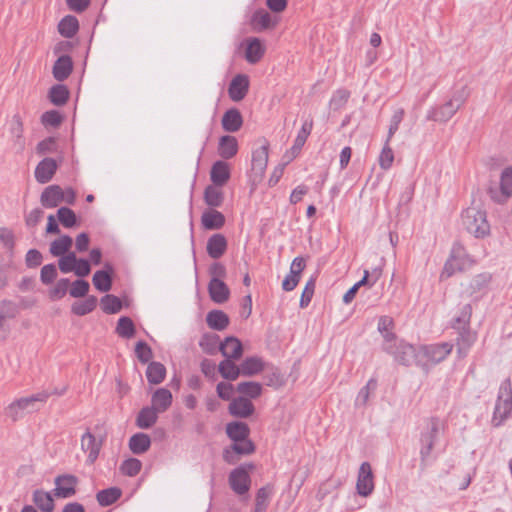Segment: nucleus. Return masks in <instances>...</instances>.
<instances>
[{
	"mask_svg": "<svg viewBox=\"0 0 512 512\" xmlns=\"http://www.w3.org/2000/svg\"><path fill=\"white\" fill-rule=\"evenodd\" d=\"M461 221L467 232L476 238H484L490 234V225L485 211L468 207L462 212Z\"/></svg>",
	"mask_w": 512,
	"mask_h": 512,
	"instance_id": "f03ea898",
	"label": "nucleus"
},
{
	"mask_svg": "<svg viewBox=\"0 0 512 512\" xmlns=\"http://www.w3.org/2000/svg\"><path fill=\"white\" fill-rule=\"evenodd\" d=\"M222 128L229 133L237 132L243 125V117L237 108L228 109L221 119Z\"/></svg>",
	"mask_w": 512,
	"mask_h": 512,
	"instance_id": "412c9836",
	"label": "nucleus"
},
{
	"mask_svg": "<svg viewBox=\"0 0 512 512\" xmlns=\"http://www.w3.org/2000/svg\"><path fill=\"white\" fill-rule=\"evenodd\" d=\"M356 490L357 493L363 497H368L374 490V476L369 462H363L360 465L356 482Z\"/></svg>",
	"mask_w": 512,
	"mask_h": 512,
	"instance_id": "0eeeda50",
	"label": "nucleus"
},
{
	"mask_svg": "<svg viewBox=\"0 0 512 512\" xmlns=\"http://www.w3.org/2000/svg\"><path fill=\"white\" fill-rule=\"evenodd\" d=\"M219 351L225 358L238 360L243 354V346L239 339L229 336L220 343Z\"/></svg>",
	"mask_w": 512,
	"mask_h": 512,
	"instance_id": "6ab92c4d",
	"label": "nucleus"
},
{
	"mask_svg": "<svg viewBox=\"0 0 512 512\" xmlns=\"http://www.w3.org/2000/svg\"><path fill=\"white\" fill-rule=\"evenodd\" d=\"M166 376V367L156 361H152L148 364L146 369L147 381L152 385H157L163 382Z\"/></svg>",
	"mask_w": 512,
	"mask_h": 512,
	"instance_id": "58836bf2",
	"label": "nucleus"
},
{
	"mask_svg": "<svg viewBox=\"0 0 512 512\" xmlns=\"http://www.w3.org/2000/svg\"><path fill=\"white\" fill-rule=\"evenodd\" d=\"M208 292L211 300L215 303H225L230 296L228 286L220 279H210Z\"/></svg>",
	"mask_w": 512,
	"mask_h": 512,
	"instance_id": "5701e85b",
	"label": "nucleus"
},
{
	"mask_svg": "<svg viewBox=\"0 0 512 512\" xmlns=\"http://www.w3.org/2000/svg\"><path fill=\"white\" fill-rule=\"evenodd\" d=\"M122 495V490L118 487H110L100 490L96 494L97 502L100 506L106 507L114 504Z\"/></svg>",
	"mask_w": 512,
	"mask_h": 512,
	"instance_id": "a19ab883",
	"label": "nucleus"
},
{
	"mask_svg": "<svg viewBox=\"0 0 512 512\" xmlns=\"http://www.w3.org/2000/svg\"><path fill=\"white\" fill-rule=\"evenodd\" d=\"M273 494V486L267 484L258 489L255 497V505L267 509L269 506L270 498Z\"/></svg>",
	"mask_w": 512,
	"mask_h": 512,
	"instance_id": "bf43d9fd",
	"label": "nucleus"
},
{
	"mask_svg": "<svg viewBox=\"0 0 512 512\" xmlns=\"http://www.w3.org/2000/svg\"><path fill=\"white\" fill-rule=\"evenodd\" d=\"M116 333L122 338H132L135 335V325L131 318L122 316L119 318Z\"/></svg>",
	"mask_w": 512,
	"mask_h": 512,
	"instance_id": "5fc2aeb1",
	"label": "nucleus"
},
{
	"mask_svg": "<svg viewBox=\"0 0 512 512\" xmlns=\"http://www.w3.org/2000/svg\"><path fill=\"white\" fill-rule=\"evenodd\" d=\"M73 240L69 235H63L51 242L49 251L55 257H61L70 252Z\"/></svg>",
	"mask_w": 512,
	"mask_h": 512,
	"instance_id": "37998d69",
	"label": "nucleus"
},
{
	"mask_svg": "<svg viewBox=\"0 0 512 512\" xmlns=\"http://www.w3.org/2000/svg\"><path fill=\"white\" fill-rule=\"evenodd\" d=\"M207 325L216 331H223L229 325V317L221 310H212L206 316Z\"/></svg>",
	"mask_w": 512,
	"mask_h": 512,
	"instance_id": "e433bc0d",
	"label": "nucleus"
},
{
	"mask_svg": "<svg viewBox=\"0 0 512 512\" xmlns=\"http://www.w3.org/2000/svg\"><path fill=\"white\" fill-rule=\"evenodd\" d=\"M472 316V307L465 304L461 307L459 315L453 319L452 327L456 330L470 327V319Z\"/></svg>",
	"mask_w": 512,
	"mask_h": 512,
	"instance_id": "864d4df0",
	"label": "nucleus"
},
{
	"mask_svg": "<svg viewBox=\"0 0 512 512\" xmlns=\"http://www.w3.org/2000/svg\"><path fill=\"white\" fill-rule=\"evenodd\" d=\"M312 128H313V120L312 119L305 120L304 123L302 124V127L299 130L295 140H294L293 146L285 154V157L288 159V161H291L295 157L298 156L302 147L306 143V140H307L308 136L310 135Z\"/></svg>",
	"mask_w": 512,
	"mask_h": 512,
	"instance_id": "ddd939ff",
	"label": "nucleus"
},
{
	"mask_svg": "<svg viewBox=\"0 0 512 512\" xmlns=\"http://www.w3.org/2000/svg\"><path fill=\"white\" fill-rule=\"evenodd\" d=\"M40 202L45 208H55L63 202V189L59 185L46 187L41 196Z\"/></svg>",
	"mask_w": 512,
	"mask_h": 512,
	"instance_id": "4be33fe9",
	"label": "nucleus"
},
{
	"mask_svg": "<svg viewBox=\"0 0 512 512\" xmlns=\"http://www.w3.org/2000/svg\"><path fill=\"white\" fill-rule=\"evenodd\" d=\"M228 410L229 413L234 417L248 418L254 413L255 407L250 399L244 396H239L232 399Z\"/></svg>",
	"mask_w": 512,
	"mask_h": 512,
	"instance_id": "2eb2a0df",
	"label": "nucleus"
},
{
	"mask_svg": "<svg viewBox=\"0 0 512 512\" xmlns=\"http://www.w3.org/2000/svg\"><path fill=\"white\" fill-rule=\"evenodd\" d=\"M236 390L248 399H256L262 394V385L253 381L240 382Z\"/></svg>",
	"mask_w": 512,
	"mask_h": 512,
	"instance_id": "8fccbe9b",
	"label": "nucleus"
},
{
	"mask_svg": "<svg viewBox=\"0 0 512 512\" xmlns=\"http://www.w3.org/2000/svg\"><path fill=\"white\" fill-rule=\"evenodd\" d=\"M377 388V381L374 378H371L367 384L360 389L356 400L355 405L356 406H365L369 400L370 393L374 392Z\"/></svg>",
	"mask_w": 512,
	"mask_h": 512,
	"instance_id": "6e6d98bb",
	"label": "nucleus"
},
{
	"mask_svg": "<svg viewBox=\"0 0 512 512\" xmlns=\"http://www.w3.org/2000/svg\"><path fill=\"white\" fill-rule=\"evenodd\" d=\"M69 90L63 84H55L49 90V100L56 106L64 105L69 99Z\"/></svg>",
	"mask_w": 512,
	"mask_h": 512,
	"instance_id": "09e8293b",
	"label": "nucleus"
},
{
	"mask_svg": "<svg viewBox=\"0 0 512 512\" xmlns=\"http://www.w3.org/2000/svg\"><path fill=\"white\" fill-rule=\"evenodd\" d=\"M501 191L506 196L512 195V167H507L501 174Z\"/></svg>",
	"mask_w": 512,
	"mask_h": 512,
	"instance_id": "338daca9",
	"label": "nucleus"
},
{
	"mask_svg": "<svg viewBox=\"0 0 512 512\" xmlns=\"http://www.w3.org/2000/svg\"><path fill=\"white\" fill-rule=\"evenodd\" d=\"M458 110L457 106L449 99L443 105L431 108L426 118L436 122H447Z\"/></svg>",
	"mask_w": 512,
	"mask_h": 512,
	"instance_id": "dca6fc26",
	"label": "nucleus"
},
{
	"mask_svg": "<svg viewBox=\"0 0 512 512\" xmlns=\"http://www.w3.org/2000/svg\"><path fill=\"white\" fill-rule=\"evenodd\" d=\"M206 250L213 259H219L227 250V240L223 234H213L207 241Z\"/></svg>",
	"mask_w": 512,
	"mask_h": 512,
	"instance_id": "a878e982",
	"label": "nucleus"
},
{
	"mask_svg": "<svg viewBox=\"0 0 512 512\" xmlns=\"http://www.w3.org/2000/svg\"><path fill=\"white\" fill-rule=\"evenodd\" d=\"M73 70V62L70 56L62 55L54 63L52 68L53 77L62 82L66 80Z\"/></svg>",
	"mask_w": 512,
	"mask_h": 512,
	"instance_id": "393cba45",
	"label": "nucleus"
},
{
	"mask_svg": "<svg viewBox=\"0 0 512 512\" xmlns=\"http://www.w3.org/2000/svg\"><path fill=\"white\" fill-rule=\"evenodd\" d=\"M255 444L249 439L233 442L230 446L223 450V460L228 464H236L239 460L238 456H246L254 453Z\"/></svg>",
	"mask_w": 512,
	"mask_h": 512,
	"instance_id": "423d86ee",
	"label": "nucleus"
},
{
	"mask_svg": "<svg viewBox=\"0 0 512 512\" xmlns=\"http://www.w3.org/2000/svg\"><path fill=\"white\" fill-rule=\"evenodd\" d=\"M394 321L389 316H381L378 321V331L383 337L382 349L384 351H392V344L397 340L396 335L392 332Z\"/></svg>",
	"mask_w": 512,
	"mask_h": 512,
	"instance_id": "4468645a",
	"label": "nucleus"
},
{
	"mask_svg": "<svg viewBox=\"0 0 512 512\" xmlns=\"http://www.w3.org/2000/svg\"><path fill=\"white\" fill-rule=\"evenodd\" d=\"M97 303V297L94 295H89L83 301L74 302L71 305V312L77 316H85L95 310Z\"/></svg>",
	"mask_w": 512,
	"mask_h": 512,
	"instance_id": "ea45409f",
	"label": "nucleus"
},
{
	"mask_svg": "<svg viewBox=\"0 0 512 512\" xmlns=\"http://www.w3.org/2000/svg\"><path fill=\"white\" fill-rule=\"evenodd\" d=\"M172 393L166 388L157 389L151 397V407L159 413L165 412L172 404Z\"/></svg>",
	"mask_w": 512,
	"mask_h": 512,
	"instance_id": "2f4dec72",
	"label": "nucleus"
},
{
	"mask_svg": "<svg viewBox=\"0 0 512 512\" xmlns=\"http://www.w3.org/2000/svg\"><path fill=\"white\" fill-rule=\"evenodd\" d=\"M255 469L252 462L244 463L233 469L228 477L230 488L238 495L246 494L251 487L250 472Z\"/></svg>",
	"mask_w": 512,
	"mask_h": 512,
	"instance_id": "39448f33",
	"label": "nucleus"
},
{
	"mask_svg": "<svg viewBox=\"0 0 512 512\" xmlns=\"http://www.w3.org/2000/svg\"><path fill=\"white\" fill-rule=\"evenodd\" d=\"M54 495L58 498H69L75 495L78 478L71 474L59 475L54 480Z\"/></svg>",
	"mask_w": 512,
	"mask_h": 512,
	"instance_id": "9d476101",
	"label": "nucleus"
},
{
	"mask_svg": "<svg viewBox=\"0 0 512 512\" xmlns=\"http://www.w3.org/2000/svg\"><path fill=\"white\" fill-rule=\"evenodd\" d=\"M70 286V281L67 278H61L59 279L55 286L49 290V298L51 300H60L62 299L68 291V288Z\"/></svg>",
	"mask_w": 512,
	"mask_h": 512,
	"instance_id": "052dcab7",
	"label": "nucleus"
},
{
	"mask_svg": "<svg viewBox=\"0 0 512 512\" xmlns=\"http://www.w3.org/2000/svg\"><path fill=\"white\" fill-rule=\"evenodd\" d=\"M230 178V168L228 163L219 160L216 161L210 171V179L215 186L222 187Z\"/></svg>",
	"mask_w": 512,
	"mask_h": 512,
	"instance_id": "bb28decb",
	"label": "nucleus"
},
{
	"mask_svg": "<svg viewBox=\"0 0 512 512\" xmlns=\"http://www.w3.org/2000/svg\"><path fill=\"white\" fill-rule=\"evenodd\" d=\"M18 312L19 308L13 301L6 299L0 301V333L2 332L3 338L6 336L5 321L16 317Z\"/></svg>",
	"mask_w": 512,
	"mask_h": 512,
	"instance_id": "473e14b6",
	"label": "nucleus"
},
{
	"mask_svg": "<svg viewBox=\"0 0 512 512\" xmlns=\"http://www.w3.org/2000/svg\"><path fill=\"white\" fill-rule=\"evenodd\" d=\"M264 369V363L261 358L253 356L247 357L240 364L241 375L253 376L260 373Z\"/></svg>",
	"mask_w": 512,
	"mask_h": 512,
	"instance_id": "79ce46f5",
	"label": "nucleus"
},
{
	"mask_svg": "<svg viewBox=\"0 0 512 512\" xmlns=\"http://www.w3.org/2000/svg\"><path fill=\"white\" fill-rule=\"evenodd\" d=\"M32 501L42 512H53L55 508L54 499L51 493L42 489H36L32 494Z\"/></svg>",
	"mask_w": 512,
	"mask_h": 512,
	"instance_id": "72a5a7b5",
	"label": "nucleus"
},
{
	"mask_svg": "<svg viewBox=\"0 0 512 512\" xmlns=\"http://www.w3.org/2000/svg\"><path fill=\"white\" fill-rule=\"evenodd\" d=\"M238 152V141L234 136H221L218 143V154L222 159H231Z\"/></svg>",
	"mask_w": 512,
	"mask_h": 512,
	"instance_id": "7c9ffc66",
	"label": "nucleus"
},
{
	"mask_svg": "<svg viewBox=\"0 0 512 512\" xmlns=\"http://www.w3.org/2000/svg\"><path fill=\"white\" fill-rule=\"evenodd\" d=\"M58 164L53 158H44L35 168V178L41 184L48 183L56 173Z\"/></svg>",
	"mask_w": 512,
	"mask_h": 512,
	"instance_id": "f3484780",
	"label": "nucleus"
},
{
	"mask_svg": "<svg viewBox=\"0 0 512 512\" xmlns=\"http://www.w3.org/2000/svg\"><path fill=\"white\" fill-rule=\"evenodd\" d=\"M251 24L255 31L261 32L274 28L277 25V19L273 18L266 10L261 9L252 15Z\"/></svg>",
	"mask_w": 512,
	"mask_h": 512,
	"instance_id": "b1692460",
	"label": "nucleus"
},
{
	"mask_svg": "<svg viewBox=\"0 0 512 512\" xmlns=\"http://www.w3.org/2000/svg\"><path fill=\"white\" fill-rule=\"evenodd\" d=\"M205 203L210 207H220L224 201V194L220 190V187L209 185L204 191Z\"/></svg>",
	"mask_w": 512,
	"mask_h": 512,
	"instance_id": "49530a36",
	"label": "nucleus"
},
{
	"mask_svg": "<svg viewBox=\"0 0 512 512\" xmlns=\"http://www.w3.org/2000/svg\"><path fill=\"white\" fill-rule=\"evenodd\" d=\"M57 217L59 222L65 228H72L77 224V217L75 212L68 207H61L57 211Z\"/></svg>",
	"mask_w": 512,
	"mask_h": 512,
	"instance_id": "4d7b16f0",
	"label": "nucleus"
},
{
	"mask_svg": "<svg viewBox=\"0 0 512 512\" xmlns=\"http://www.w3.org/2000/svg\"><path fill=\"white\" fill-rule=\"evenodd\" d=\"M101 309L106 314H116L122 309V301L113 294H106L100 299Z\"/></svg>",
	"mask_w": 512,
	"mask_h": 512,
	"instance_id": "3c124183",
	"label": "nucleus"
},
{
	"mask_svg": "<svg viewBox=\"0 0 512 512\" xmlns=\"http://www.w3.org/2000/svg\"><path fill=\"white\" fill-rule=\"evenodd\" d=\"M94 287L100 292H108L113 284V268L111 265H106L105 269L98 270L94 273L92 278Z\"/></svg>",
	"mask_w": 512,
	"mask_h": 512,
	"instance_id": "aec40b11",
	"label": "nucleus"
},
{
	"mask_svg": "<svg viewBox=\"0 0 512 512\" xmlns=\"http://www.w3.org/2000/svg\"><path fill=\"white\" fill-rule=\"evenodd\" d=\"M442 428V423L439 418L432 417L425 430L420 434V467L424 470L434 448V445L439 438Z\"/></svg>",
	"mask_w": 512,
	"mask_h": 512,
	"instance_id": "7ed1b4c3",
	"label": "nucleus"
},
{
	"mask_svg": "<svg viewBox=\"0 0 512 512\" xmlns=\"http://www.w3.org/2000/svg\"><path fill=\"white\" fill-rule=\"evenodd\" d=\"M218 371L224 379L230 381L236 380L241 375L240 366H237L232 359L228 358L219 363Z\"/></svg>",
	"mask_w": 512,
	"mask_h": 512,
	"instance_id": "de8ad7c7",
	"label": "nucleus"
},
{
	"mask_svg": "<svg viewBox=\"0 0 512 512\" xmlns=\"http://www.w3.org/2000/svg\"><path fill=\"white\" fill-rule=\"evenodd\" d=\"M69 287V294L71 297L83 298L87 296L90 289V284L88 281L84 279H77L74 282L70 283Z\"/></svg>",
	"mask_w": 512,
	"mask_h": 512,
	"instance_id": "13d9d810",
	"label": "nucleus"
},
{
	"mask_svg": "<svg viewBox=\"0 0 512 512\" xmlns=\"http://www.w3.org/2000/svg\"><path fill=\"white\" fill-rule=\"evenodd\" d=\"M151 439L145 433H136L129 440V449L135 455H141L149 450Z\"/></svg>",
	"mask_w": 512,
	"mask_h": 512,
	"instance_id": "4c0bfd02",
	"label": "nucleus"
},
{
	"mask_svg": "<svg viewBox=\"0 0 512 512\" xmlns=\"http://www.w3.org/2000/svg\"><path fill=\"white\" fill-rule=\"evenodd\" d=\"M452 258L458 266H463V270L470 267L473 264L472 259L466 253L463 245L459 242L454 243L451 254Z\"/></svg>",
	"mask_w": 512,
	"mask_h": 512,
	"instance_id": "603ef678",
	"label": "nucleus"
},
{
	"mask_svg": "<svg viewBox=\"0 0 512 512\" xmlns=\"http://www.w3.org/2000/svg\"><path fill=\"white\" fill-rule=\"evenodd\" d=\"M269 142L263 140L261 146L252 152V173L254 180L261 179L268 163Z\"/></svg>",
	"mask_w": 512,
	"mask_h": 512,
	"instance_id": "1a4fd4ad",
	"label": "nucleus"
},
{
	"mask_svg": "<svg viewBox=\"0 0 512 512\" xmlns=\"http://www.w3.org/2000/svg\"><path fill=\"white\" fill-rule=\"evenodd\" d=\"M249 90V78L245 74L236 75L228 87V95L234 102H239L245 98Z\"/></svg>",
	"mask_w": 512,
	"mask_h": 512,
	"instance_id": "9b49d317",
	"label": "nucleus"
},
{
	"mask_svg": "<svg viewBox=\"0 0 512 512\" xmlns=\"http://www.w3.org/2000/svg\"><path fill=\"white\" fill-rule=\"evenodd\" d=\"M142 467V463L140 460L136 458H129L123 461L120 466V471L123 475L133 477L136 476Z\"/></svg>",
	"mask_w": 512,
	"mask_h": 512,
	"instance_id": "680f3d73",
	"label": "nucleus"
},
{
	"mask_svg": "<svg viewBox=\"0 0 512 512\" xmlns=\"http://www.w3.org/2000/svg\"><path fill=\"white\" fill-rule=\"evenodd\" d=\"M265 54V46L259 38H250L247 40L245 50V59L250 64L258 63Z\"/></svg>",
	"mask_w": 512,
	"mask_h": 512,
	"instance_id": "c85d7f7f",
	"label": "nucleus"
},
{
	"mask_svg": "<svg viewBox=\"0 0 512 512\" xmlns=\"http://www.w3.org/2000/svg\"><path fill=\"white\" fill-rule=\"evenodd\" d=\"M77 260L78 258L74 252H68L59 258L58 267L62 273H70L73 271Z\"/></svg>",
	"mask_w": 512,
	"mask_h": 512,
	"instance_id": "e2e57ef3",
	"label": "nucleus"
},
{
	"mask_svg": "<svg viewBox=\"0 0 512 512\" xmlns=\"http://www.w3.org/2000/svg\"><path fill=\"white\" fill-rule=\"evenodd\" d=\"M11 133L15 138V144L18 145L20 149L24 148V140H23V124L19 116L15 115L12 120L11 125Z\"/></svg>",
	"mask_w": 512,
	"mask_h": 512,
	"instance_id": "69168bd1",
	"label": "nucleus"
},
{
	"mask_svg": "<svg viewBox=\"0 0 512 512\" xmlns=\"http://www.w3.org/2000/svg\"><path fill=\"white\" fill-rule=\"evenodd\" d=\"M57 274V268L54 264H46L41 268L40 280L44 285H49L54 282Z\"/></svg>",
	"mask_w": 512,
	"mask_h": 512,
	"instance_id": "774afa93",
	"label": "nucleus"
},
{
	"mask_svg": "<svg viewBox=\"0 0 512 512\" xmlns=\"http://www.w3.org/2000/svg\"><path fill=\"white\" fill-rule=\"evenodd\" d=\"M220 338L214 333H205L202 335L199 346L208 355H215L219 351Z\"/></svg>",
	"mask_w": 512,
	"mask_h": 512,
	"instance_id": "a18cd8bd",
	"label": "nucleus"
},
{
	"mask_svg": "<svg viewBox=\"0 0 512 512\" xmlns=\"http://www.w3.org/2000/svg\"><path fill=\"white\" fill-rule=\"evenodd\" d=\"M457 337V352L460 357H465L475 343L477 334L473 332L470 327L464 329H458Z\"/></svg>",
	"mask_w": 512,
	"mask_h": 512,
	"instance_id": "cd10ccee",
	"label": "nucleus"
},
{
	"mask_svg": "<svg viewBox=\"0 0 512 512\" xmlns=\"http://www.w3.org/2000/svg\"><path fill=\"white\" fill-rule=\"evenodd\" d=\"M135 354L138 360L143 364L148 363L153 357L151 347L144 341H139L136 343Z\"/></svg>",
	"mask_w": 512,
	"mask_h": 512,
	"instance_id": "0e129e2a",
	"label": "nucleus"
},
{
	"mask_svg": "<svg viewBox=\"0 0 512 512\" xmlns=\"http://www.w3.org/2000/svg\"><path fill=\"white\" fill-rule=\"evenodd\" d=\"M49 397L50 393L47 390H43L31 396L16 399L5 408V415L16 422L26 414L39 411Z\"/></svg>",
	"mask_w": 512,
	"mask_h": 512,
	"instance_id": "f257e3e1",
	"label": "nucleus"
},
{
	"mask_svg": "<svg viewBox=\"0 0 512 512\" xmlns=\"http://www.w3.org/2000/svg\"><path fill=\"white\" fill-rule=\"evenodd\" d=\"M102 446L101 441H97L95 436L86 431L81 437V448L84 452H88L87 462L93 464L99 456Z\"/></svg>",
	"mask_w": 512,
	"mask_h": 512,
	"instance_id": "a211bd4d",
	"label": "nucleus"
},
{
	"mask_svg": "<svg viewBox=\"0 0 512 512\" xmlns=\"http://www.w3.org/2000/svg\"><path fill=\"white\" fill-rule=\"evenodd\" d=\"M202 226L207 230H218L225 224V216L218 210L209 209L201 216Z\"/></svg>",
	"mask_w": 512,
	"mask_h": 512,
	"instance_id": "c756f323",
	"label": "nucleus"
},
{
	"mask_svg": "<svg viewBox=\"0 0 512 512\" xmlns=\"http://www.w3.org/2000/svg\"><path fill=\"white\" fill-rule=\"evenodd\" d=\"M453 344L449 342L431 344L422 348L428 361L437 364L443 361L452 351Z\"/></svg>",
	"mask_w": 512,
	"mask_h": 512,
	"instance_id": "f8f14e48",
	"label": "nucleus"
},
{
	"mask_svg": "<svg viewBox=\"0 0 512 512\" xmlns=\"http://www.w3.org/2000/svg\"><path fill=\"white\" fill-rule=\"evenodd\" d=\"M226 434L232 440V442H238L249 437L250 428L244 422H230L226 425Z\"/></svg>",
	"mask_w": 512,
	"mask_h": 512,
	"instance_id": "f704fd0d",
	"label": "nucleus"
},
{
	"mask_svg": "<svg viewBox=\"0 0 512 512\" xmlns=\"http://www.w3.org/2000/svg\"><path fill=\"white\" fill-rule=\"evenodd\" d=\"M512 413V385L509 378L505 379L499 388L497 401L495 404L492 425L499 427L510 417Z\"/></svg>",
	"mask_w": 512,
	"mask_h": 512,
	"instance_id": "20e7f679",
	"label": "nucleus"
},
{
	"mask_svg": "<svg viewBox=\"0 0 512 512\" xmlns=\"http://www.w3.org/2000/svg\"><path fill=\"white\" fill-rule=\"evenodd\" d=\"M79 29V22L75 16L67 15L58 24L59 33L65 38H72Z\"/></svg>",
	"mask_w": 512,
	"mask_h": 512,
	"instance_id": "c03bdc74",
	"label": "nucleus"
},
{
	"mask_svg": "<svg viewBox=\"0 0 512 512\" xmlns=\"http://www.w3.org/2000/svg\"><path fill=\"white\" fill-rule=\"evenodd\" d=\"M158 413L151 406L143 407L137 415L136 425L141 429L151 428L158 419Z\"/></svg>",
	"mask_w": 512,
	"mask_h": 512,
	"instance_id": "c9c22d12",
	"label": "nucleus"
},
{
	"mask_svg": "<svg viewBox=\"0 0 512 512\" xmlns=\"http://www.w3.org/2000/svg\"><path fill=\"white\" fill-rule=\"evenodd\" d=\"M385 352L393 355L395 361L405 366L411 365L416 358L415 347L398 339L395 341V344H392V351Z\"/></svg>",
	"mask_w": 512,
	"mask_h": 512,
	"instance_id": "6e6552de",
	"label": "nucleus"
}]
</instances>
